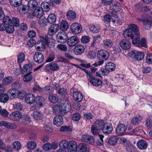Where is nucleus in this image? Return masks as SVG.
<instances>
[{"mask_svg": "<svg viewBox=\"0 0 152 152\" xmlns=\"http://www.w3.org/2000/svg\"><path fill=\"white\" fill-rule=\"evenodd\" d=\"M128 28L123 32V35L125 37H130L133 39L135 37L140 34L139 27L137 25L131 23L128 24Z\"/></svg>", "mask_w": 152, "mask_h": 152, "instance_id": "obj_1", "label": "nucleus"}, {"mask_svg": "<svg viewBox=\"0 0 152 152\" xmlns=\"http://www.w3.org/2000/svg\"><path fill=\"white\" fill-rule=\"evenodd\" d=\"M40 39V41H39L40 46H37V42L36 43V48L38 50L41 51L40 48H45L46 44H47L48 47L50 48L53 47L55 45V40L51 37H49L46 36L45 37H42Z\"/></svg>", "mask_w": 152, "mask_h": 152, "instance_id": "obj_2", "label": "nucleus"}, {"mask_svg": "<svg viewBox=\"0 0 152 152\" xmlns=\"http://www.w3.org/2000/svg\"><path fill=\"white\" fill-rule=\"evenodd\" d=\"M132 44L136 46L140 47H144L147 48L146 41V39L144 37L142 38L140 40V34L135 37L132 39Z\"/></svg>", "mask_w": 152, "mask_h": 152, "instance_id": "obj_3", "label": "nucleus"}, {"mask_svg": "<svg viewBox=\"0 0 152 152\" xmlns=\"http://www.w3.org/2000/svg\"><path fill=\"white\" fill-rule=\"evenodd\" d=\"M129 55L131 58L138 61L142 60L144 56V54L143 52L138 51L136 50H133L131 51Z\"/></svg>", "mask_w": 152, "mask_h": 152, "instance_id": "obj_4", "label": "nucleus"}, {"mask_svg": "<svg viewBox=\"0 0 152 152\" xmlns=\"http://www.w3.org/2000/svg\"><path fill=\"white\" fill-rule=\"evenodd\" d=\"M71 31L74 34H76L80 33L82 30V27L81 24L78 23H75L71 24L70 26Z\"/></svg>", "mask_w": 152, "mask_h": 152, "instance_id": "obj_5", "label": "nucleus"}, {"mask_svg": "<svg viewBox=\"0 0 152 152\" xmlns=\"http://www.w3.org/2000/svg\"><path fill=\"white\" fill-rule=\"evenodd\" d=\"M109 56V53L105 50H99L97 54V58L99 60H107Z\"/></svg>", "mask_w": 152, "mask_h": 152, "instance_id": "obj_6", "label": "nucleus"}, {"mask_svg": "<svg viewBox=\"0 0 152 152\" xmlns=\"http://www.w3.org/2000/svg\"><path fill=\"white\" fill-rule=\"evenodd\" d=\"M62 107V112L66 113L69 112L71 109V106L70 103L68 100H66L65 101H62L61 102Z\"/></svg>", "mask_w": 152, "mask_h": 152, "instance_id": "obj_7", "label": "nucleus"}, {"mask_svg": "<svg viewBox=\"0 0 152 152\" xmlns=\"http://www.w3.org/2000/svg\"><path fill=\"white\" fill-rule=\"evenodd\" d=\"M67 38V35L64 31L59 32L56 35L57 40L59 42L65 43L66 42Z\"/></svg>", "mask_w": 152, "mask_h": 152, "instance_id": "obj_8", "label": "nucleus"}, {"mask_svg": "<svg viewBox=\"0 0 152 152\" xmlns=\"http://www.w3.org/2000/svg\"><path fill=\"white\" fill-rule=\"evenodd\" d=\"M88 80L91 85L97 87L102 85V81L96 77L90 75Z\"/></svg>", "mask_w": 152, "mask_h": 152, "instance_id": "obj_9", "label": "nucleus"}, {"mask_svg": "<svg viewBox=\"0 0 152 152\" xmlns=\"http://www.w3.org/2000/svg\"><path fill=\"white\" fill-rule=\"evenodd\" d=\"M67 43L68 45L73 47L77 45L79 42L78 38L75 36H72L67 39Z\"/></svg>", "mask_w": 152, "mask_h": 152, "instance_id": "obj_10", "label": "nucleus"}, {"mask_svg": "<svg viewBox=\"0 0 152 152\" xmlns=\"http://www.w3.org/2000/svg\"><path fill=\"white\" fill-rule=\"evenodd\" d=\"M102 130L104 133L109 134L112 133L113 128L111 124L109 123H106L103 125Z\"/></svg>", "mask_w": 152, "mask_h": 152, "instance_id": "obj_11", "label": "nucleus"}, {"mask_svg": "<svg viewBox=\"0 0 152 152\" xmlns=\"http://www.w3.org/2000/svg\"><path fill=\"white\" fill-rule=\"evenodd\" d=\"M137 21L140 23H142L146 30H148L150 29L152 25V22L151 20L145 18L138 19Z\"/></svg>", "mask_w": 152, "mask_h": 152, "instance_id": "obj_12", "label": "nucleus"}, {"mask_svg": "<svg viewBox=\"0 0 152 152\" xmlns=\"http://www.w3.org/2000/svg\"><path fill=\"white\" fill-rule=\"evenodd\" d=\"M126 127L122 124L118 125L116 129V132L117 135L122 136L124 135L126 130Z\"/></svg>", "mask_w": 152, "mask_h": 152, "instance_id": "obj_13", "label": "nucleus"}, {"mask_svg": "<svg viewBox=\"0 0 152 152\" xmlns=\"http://www.w3.org/2000/svg\"><path fill=\"white\" fill-rule=\"evenodd\" d=\"M59 28V26L58 24H52L49 28L48 34L50 36L53 35L58 31Z\"/></svg>", "mask_w": 152, "mask_h": 152, "instance_id": "obj_14", "label": "nucleus"}, {"mask_svg": "<svg viewBox=\"0 0 152 152\" xmlns=\"http://www.w3.org/2000/svg\"><path fill=\"white\" fill-rule=\"evenodd\" d=\"M44 59V56L41 53H36L34 56V60L36 63L40 64L42 62Z\"/></svg>", "mask_w": 152, "mask_h": 152, "instance_id": "obj_15", "label": "nucleus"}, {"mask_svg": "<svg viewBox=\"0 0 152 152\" xmlns=\"http://www.w3.org/2000/svg\"><path fill=\"white\" fill-rule=\"evenodd\" d=\"M0 126H4L7 128L10 129H15L17 127L16 125L14 123L7 122L3 121L0 122Z\"/></svg>", "mask_w": 152, "mask_h": 152, "instance_id": "obj_16", "label": "nucleus"}, {"mask_svg": "<svg viewBox=\"0 0 152 152\" xmlns=\"http://www.w3.org/2000/svg\"><path fill=\"white\" fill-rule=\"evenodd\" d=\"M120 45L122 49L126 50L129 49L131 46L130 42L126 39H123L121 41Z\"/></svg>", "mask_w": 152, "mask_h": 152, "instance_id": "obj_17", "label": "nucleus"}, {"mask_svg": "<svg viewBox=\"0 0 152 152\" xmlns=\"http://www.w3.org/2000/svg\"><path fill=\"white\" fill-rule=\"evenodd\" d=\"M11 119L15 121H19L22 118V115L18 111L13 112L10 115Z\"/></svg>", "mask_w": 152, "mask_h": 152, "instance_id": "obj_18", "label": "nucleus"}, {"mask_svg": "<svg viewBox=\"0 0 152 152\" xmlns=\"http://www.w3.org/2000/svg\"><path fill=\"white\" fill-rule=\"evenodd\" d=\"M77 144L76 142L74 140H71L69 142V148L68 152H76Z\"/></svg>", "mask_w": 152, "mask_h": 152, "instance_id": "obj_19", "label": "nucleus"}, {"mask_svg": "<svg viewBox=\"0 0 152 152\" xmlns=\"http://www.w3.org/2000/svg\"><path fill=\"white\" fill-rule=\"evenodd\" d=\"M53 123L54 124L57 126H60L63 123V117L59 115L56 116L53 119Z\"/></svg>", "mask_w": 152, "mask_h": 152, "instance_id": "obj_20", "label": "nucleus"}, {"mask_svg": "<svg viewBox=\"0 0 152 152\" xmlns=\"http://www.w3.org/2000/svg\"><path fill=\"white\" fill-rule=\"evenodd\" d=\"M81 139L83 141H89V143L91 144H93L95 142L93 136L89 135L88 134H84L82 135Z\"/></svg>", "mask_w": 152, "mask_h": 152, "instance_id": "obj_21", "label": "nucleus"}, {"mask_svg": "<svg viewBox=\"0 0 152 152\" xmlns=\"http://www.w3.org/2000/svg\"><path fill=\"white\" fill-rule=\"evenodd\" d=\"M35 96L32 93H29L26 95L25 97V102L29 104H33L35 100Z\"/></svg>", "mask_w": 152, "mask_h": 152, "instance_id": "obj_22", "label": "nucleus"}, {"mask_svg": "<svg viewBox=\"0 0 152 152\" xmlns=\"http://www.w3.org/2000/svg\"><path fill=\"white\" fill-rule=\"evenodd\" d=\"M58 146L56 145H52L50 143H45L42 146V149L45 151H48L52 149H55L57 148Z\"/></svg>", "mask_w": 152, "mask_h": 152, "instance_id": "obj_23", "label": "nucleus"}, {"mask_svg": "<svg viewBox=\"0 0 152 152\" xmlns=\"http://www.w3.org/2000/svg\"><path fill=\"white\" fill-rule=\"evenodd\" d=\"M137 145L140 150H143L147 148L148 144L146 141L141 140L137 142Z\"/></svg>", "mask_w": 152, "mask_h": 152, "instance_id": "obj_24", "label": "nucleus"}, {"mask_svg": "<svg viewBox=\"0 0 152 152\" xmlns=\"http://www.w3.org/2000/svg\"><path fill=\"white\" fill-rule=\"evenodd\" d=\"M43 15V10L40 7L36 8L34 10L33 15L38 18H41Z\"/></svg>", "mask_w": 152, "mask_h": 152, "instance_id": "obj_25", "label": "nucleus"}, {"mask_svg": "<svg viewBox=\"0 0 152 152\" xmlns=\"http://www.w3.org/2000/svg\"><path fill=\"white\" fill-rule=\"evenodd\" d=\"M36 106L37 107H41L45 102V99L42 96H38L36 97Z\"/></svg>", "mask_w": 152, "mask_h": 152, "instance_id": "obj_26", "label": "nucleus"}, {"mask_svg": "<svg viewBox=\"0 0 152 152\" xmlns=\"http://www.w3.org/2000/svg\"><path fill=\"white\" fill-rule=\"evenodd\" d=\"M62 106L63 105H61V102H58L56 105L53 107L54 113L56 114L60 112H62Z\"/></svg>", "mask_w": 152, "mask_h": 152, "instance_id": "obj_27", "label": "nucleus"}, {"mask_svg": "<svg viewBox=\"0 0 152 152\" xmlns=\"http://www.w3.org/2000/svg\"><path fill=\"white\" fill-rule=\"evenodd\" d=\"M84 48L83 45H78L75 47L74 51L75 54L79 55L82 54L84 51Z\"/></svg>", "mask_w": 152, "mask_h": 152, "instance_id": "obj_28", "label": "nucleus"}, {"mask_svg": "<svg viewBox=\"0 0 152 152\" xmlns=\"http://www.w3.org/2000/svg\"><path fill=\"white\" fill-rule=\"evenodd\" d=\"M46 70H48L49 68L51 70L56 71L59 68V66L58 64L56 63H51L47 64L45 67Z\"/></svg>", "mask_w": 152, "mask_h": 152, "instance_id": "obj_29", "label": "nucleus"}, {"mask_svg": "<svg viewBox=\"0 0 152 152\" xmlns=\"http://www.w3.org/2000/svg\"><path fill=\"white\" fill-rule=\"evenodd\" d=\"M87 150L86 145L84 143H80L77 145L76 151L77 152H86Z\"/></svg>", "mask_w": 152, "mask_h": 152, "instance_id": "obj_30", "label": "nucleus"}, {"mask_svg": "<svg viewBox=\"0 0 152 152\" xmlns=\"http://www.w3.org/2000/svg\"><path fill=\"white\" fill-rule=\"evenodd\" d=\"M73 97L75 100L80 102L83 99V96L81 93L78 91H75L73 94Z\"/></svg>", "mask_w": 152, "mask_h": 152, "instance_id": "obj_31", "label": "nucleus"}, {"mask_svg": "<svg viewBox=\"0 0 152 152\" xmlns=\"http://www.w3.org/2000/svg\"><path fill=\"white\" fill-rule=\"evenodd\" d=\"M37 2L36 0H30L28 2V7L31 10L37 7Z\"/></svg>", "mask_w": 152, "mask_h": 152, "instance_id": "obj_32", "label": "nucleus"}, {"mask_svg": "<svg viewBox=\"0 0 152 152\" xmlns=\"http://www.w3.org/2000/svg\"><path fill=\"white\" fill-rule=\"evenodd\" d=\"M121 6L120 4L118 2L113 3L110 6V9L112 11L117 12L120 10Z\"/></svg>", "mask_w": 152, "mask_h": 152, "instance_id": "obj_33", "label": "nucleus"}, {"mask_svg": "<svg viewBox=\"0 0 152 152\" xmlns=\"http://www.w3.org/2000/svg\"><path fill=\"white\" fill-rule=\"evenodd\" d=\"M76 16L75 12L72 10H69L67 12V18L70 20H74L76 18Z\"/></svg>", "mask_w": 152, "mask_h": 152, "instance_id": "obj_34", "label": "nucleus"}, {"mask_svg": "<svg viewBox=\"0 0 152 152\" xmlns=\"http://www.w3.org/2000/svg\"><path fill=\"white\" fill-rule=\"evenodd\" d=\"M41 9L46 12L49 11L50 9L49 4L46 1L42 2L41 4Z\"/></svg>", "mask_w": 152, "mask_h": 152, "instance_id": "obj_35", "label": "nucleus"}, {"mask_svg": "<svg viewBox=\"0 0 152 152\" xmlns=\"http://www.w3.org/2000/svg\"><path fill=\"white\" fill-rule=\"evenodd\" d=\"M42 115L39 111H35L33 114V117L37 121H40L42 118Z\"/></svg>", "mask_w": 152, "mask_h": 152, "instance_id": "obj_36", "label": "nucleus"}, {"mask_svg": "<svg viewBox=\"0 0 152 152\" xmlns=\"http://www.w3.org/2000/svg\"><path fill=\"white\" fill-rule=\"evenodd\" d=\"M68 145L69 142L66 140H64L60 142L59 146L61 149L65 150L68 148Z\"/></svg>", "mask_w": 152, "mask_h": 152, "instance_id": "obj_37", "label": "nucleus"}, {"mask_svg": "<svg viewBox=\"0 0 152 152\" xmlns=\"http://www.w3.org/2000/svg\"><path fill=\"white\" fill-rule=\"evenodd\" d=\"M118 137L116 136H113L110 137L108 140V142L110 145H114L117 143Z\"/></svg>", "mask_w": 152, "mask_h": 152, "instance_id": "obj_38", "label": "nucleus"}, {"mask_svg": "<svg viewBox=\"0 0 152 152\" xmlns=\"http://www.w3.org/2000/svg\"><path fill=\"white\" fill-rule=\"evenodd\" d=\"M56 20V17L54 14H50L48 16L47 21L48 23L52 24L55 23Z\"/></svg>", "mask_w": 152, "mask_h": 152, "instance_id": "obj_39", "label": "nucleus"}, {"mask_svg": "<svg viewBox=\"0 0 152 152\" xmlns=\"http://www.w3.org/2000/svg\"><path fill=\"white\" fill-rule=\"evenodd\" d=\"M90 31L93 33H98L100 30V27L99 25H92L90 28Z\"/></svg>", "mask_w": 152, "mask_h": 152, "instance_id": "obj_40", "label": "nucleus"}, {"mask_svg": "<svg viewBox=\"0 0 152 152\" xmlns=\"http://www.w3.org/2000/svg\"><path fill=\"white\" fill-rule=\"evenodd\" d=\"M58 96L56 94H51L49 96V100L53 103H56L58 100Z\"/></svg>", "mask_w": 152, "mask_h": 152, "instance_id": "obj_41", "label": "nucleus"}, {"mask_svg": "<svg viewBox=\"0 0 152 152\" xmlns=\"http://www.w3.org/2000/svg\"><path fill=\"white\" fill-rule=\"evenodd\" d=\"M103 85L104 86V87L107 89L110 88L111 89L113 92H115L116 91V89L113 90V88H114V86H112V85L108 82L106 80H104L103 82Z\"/></svg>", "mask_w": 152, "mask_h": 152, "instance_id": "obj_42", "label": "nucleus"}, {"mask_svg": "<svg viewBox=\"0 0 152 152\" xmlns=\"http://www.w3.org/2000/svg\"><path fill=\"white\" fill-rule=\"evenodd\" d=\"M105 67H106L110 72L114 71L115 69L116 66L115 64L112 62H108L105 65Z\"/></svg>", "mask_w": 152, "mask_h": 152, "instance_id": "obj_43", "label": "nucleus"}, {"mask_svg": "<svg viewBox=\"0 0 152 152\" xmlns=\"http://www.w3.org/2000/svg\"><path fill=\"white\" fill-rule=\"evenodd\" d=\"M103 46L105 48H109L112 46L113 42L109 39H106L103 41Z\"/></svg>", "mask_w": 152, "mask_h": 152, "instance_id": "obj_44", "label": "nucleus"}, {"mask_svg": "<svg viewBox=\"0 0 152 152\" xmlns=\"http://www.w3.org/2000/svg\"><path fill=\"white\" fill-rule=\"evenodd\" d=\"M13 80L12 77L8 76L5 77L2 81V83L4 86L7 85L11 83Z\"/></svg>", "mask_w": 152, "mask_h": 152, "instance_id": "obj_45", "label": "nucleus"}, {"mask_svg": "<svg viewBox=\"0 0 152 152\" xmlns=\"http://www.w3.org/2000/svg\"><path fill=\"white\" fill-rule=\"evenodd\" d=\"M68 24L66 21L63 20L60 23V29L62 31H65L68 28Z\"/></svg>", "mask_w": 152, "mask_h": 152, "instance_id": "obj_46", "label": "nucleus"}, {"mask_svg": "<svg viewBox=\"0 0 152 152\" xmlns=\"http://www.w3.org/2000/svg\"><path fill=\"white\" fill-rule=\"evenodd\" d=\"M17 11L20 13L24 14L26 13L27 6L24 5L21 3L20 5L18 6Z\"/></svg>", "mask_w": 152, "mask_h": 152, "instance_id": "obj_47", "label": "nucleus"}, {"mask_svg": "<svg viewBox=\"0 0 152 152\" xmlns=\"http://www.w3.org/2000/svg\"><path fill=\"white\" fill-rule=\"evenodd\" d=\"M12 146L13 149L17 151H19L21 148V144L18 141L14 142L12 143Z\"/></svg>", "mask_w": 152, "mask_h": 152, "instance_id": "obj_48", "label": "nucleus"}, {"mask_svg": "<svg viewBox=\"0 0 152 152\" xmlns=\"http://www.w3.org/2000/svg\"><path fill=\"white\" fill-rule=\"evenodd\" d=\"M9 96L7 94L3 93L0 95V102L5 103L9 99Z\"/></svg>", "mask_w": 152, "mask_h": 152, "instance_id": "obj_49", "label": "nucleus"}, {"mask_svg": "<svg viewBox=\"0 0 152 152\" xmlns=\"http://www.w3.org/2000/svg\"><path fill=\"white\" fill-rule=\"evenodd\" d=\"M101 130L100 129L98 128L96 126L93 125L91 128V131L92 133L94 135H97L99 133V131Z\"/></svg>", "mask_w": 152, "mask_h": 152, "instance_id": "obj_50", "label": "nucleus"}, {"mask_svg": "<svg viewBox=\"0 0 152 152\" xmlns=\"http://www.w3.org/2000/svg\"><path fill=\"white\" fill-rule=\"evenodd\" d=\"M22 121L23 123L28 124L31 121L30 117L27 114L23 115L22 117Z\"/></svg>", "mask_w": 152, "mask_h": 152, "instance_id": "obj_51", "label": "nucleus"}, {"mask_svg": "<svg viewBox=\"0 0 152 152\" xmlns=\"http://www.w3.org/2000/svg\"><path fill=\"white\" fill-rule=\"evenodd\" d=\"M31 72H30L24 75L23 80L25 82H28L30 81L32 78V75L31 74Z\"/></svg>", "mask_w": 152, "mask_h": 152, "instance_id": "obj_52", "label": "nucleus"}, {"mask_svg": "<svg viewBox=\"0 0 152 152\" xmlns=\"http://www.w3.org/2000/svg\"><path fill=\"white\" fill-rule=\"evenodd\" d=\"M22 0H10V3L12 7H17L22 3Z\"/></svg>", "mask_w": 152, "mask_h": 152, "instance_id": "obj_53", "label": "nucleus"}, {"mask_svg": "<svg viewBox=\"0 0 152 152\" xmlns=\"http://www.w3.org/2000/svg\"><path fill=\"white\" fill-rule=\"evenodd\" d=\"M18 62L19 63L23 62L25 60V55L22 52H20L17 55Z\"/></svg>", "mask_w": 152, "mask_h": 152, "instance_id": "obj_54", "label": "nucleus"}, {"mask_svg": "<svg viewBox=\"0 0 152 152\" xmlns=\"http://www.w3.org/2000/svg\"><path fill=\"white\" fill-rule=\"evenodd\" d=\"M32 68V66L30 64H25L23 67V71L26 72H30Z\"/></svg>", "mask_w": 152, "mask_h": 152, "instance_id": "obj_55", "label": "nucleus"}, {"mask_svg": "<svg viewBox=\"0 0 152 152\" xmlns=\"http://www.w3.org/2000/svg\"><path fill=\"white\" fill-rule=\"evenodd\" d=\"M27 148L30 150L34 149L37 146V145L34 142H29L27 145Z\"/></svg>", "mask_w": 152, "mask_h": 152, "instance_id": "obj_56", "label": "nucleus"}, {"mask_svg": "<svg viewBox=\"0 0 152 152\" xmlns=\"http://www.w3.org/2000/svg\"><path fill=\"white\" fill-rule=\"evenodd\" d=\"M104 123L103 121L102 120H98L96 121L94 126H96L97 127L100 129L101 130L102 129V126L104 125Z\"/></svg>", "mask_w": 152, "mask_h": 152, "instance_id": "obj_57", "label": "nucleus"}, {"mask_svg": "<svg viewBox=\"0 0 152 152\" xmlns=\"http://www.w3.org/2000/svg\"><path fill=\"white\" fill-rule=\"evenodd\" d=\"M11 23L15 27H18L20 25L19 20L18 18L16 17H13L11 20Z\"/></svg>", "mask_w": 152, "mask_h": 152, "instance_id": "obj_58", "label": "nucleus"}, {"mask_svg": "<svg viewBox=\"0 0 152 152\" xmlns=\"http://www.w3.org/2000/svg\"><path fill=\"white\" fill-rule=\"evenodd\" d=\"M38 24L41 27H44L47 26L48 23L46 21V18L39 19L38 21Z\"/></svg>", "mask_w": 152, "mask_h": 152, "instance_id": "obj_59", "label": "nucleus"}, {"mask_svg": "<svg viewBox=\"0 0 152 152\" xmlns=\"http://www.w3.org/2000/svg\"><path fill=\"white\" fill-rule=\"evenodd\" d=\"M113 17L109 14H107L105 15L103 17V20L104 22L106 24H109L111 20H112Z\"/></svg>", "mask_w": 152, "mask_h": 152, "instance_id": "obj_60", "label": "nucleus"}, {"mask_svg": "<svg viewBox=\"0 0 152 152\" xmlns=\"http://www.w3.org/2000/svg\"><path fill=\"white\" fill-rule=\"evenodd\" d=\"M14 31V26L12 25H8L6 26V32L9 34L12 33Z\"/></svg>", "mask_w": 152, "mask_h": 152, "instance_id": "obj_61", "label": "nucleus"}, {"mask_svg": "<svg viewBox=\"0 0 152 152\" xmlns=\"http://www.w3.org/2000/svg\"><path fill=\"white\" fill-rule=\"evenodd\" d=\"M13 107L16 111H20L23 109V106L21 103L18 102L14 105Z\"/></svg>", "mask_w": 152, "mask_h": 152, "instance_id": "obj_62", "label": "nucleus"}, {"mask_svg": "<svg viewBox=\"0 0 152 152\" xmlns=\"http://www.w3.org/2000/svg\"><path fill=\"white\" fill-rule=\"evenodd\" d=\"M3 23L5 24H9L11 23V19L8 16H6L2 18Z\"/></svg>", "mask_w": 152, "mask_h": 152, "instance_id": "obj_63", "label": "nucleus"}, {"mask_svg": "<svg viewBox=\"0 0 152 152\" xmlns=\"http://www.w3.org/2000/svg\"><path fill=\"white\" fill-rule=\"evenodd\" d=\"M114 18H112V21L113 23H116L117 24L121 25L122 23V22L121 19L118 18L117 16L115 15L114 17Z\"/></svg>", "mask_w": 152, "mask_h": 152, "instance_id": "obj_64", "label": "nucleus"}]
</instances>
